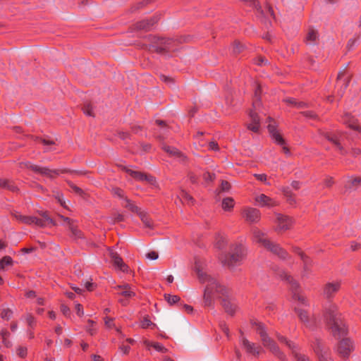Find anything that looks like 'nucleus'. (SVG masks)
Segmentation results:
<instances>
[{
  "label": "nucleus",
  "instance_id": "0e129e2a",
  "mask_svg": "<svg viewBox=\"0 0 361 361\" xmlns=\"http://www.w3.org/2000/svg\"><path fill=\"white\" fill-rule=\"evenodd\" d=\"M215 175L209 172L204 173V179L206 181H212L214 179Z\"/></svg>",
  "mask_w": 361,
  "mask_h": 361
},
{
  "label": "nucleus",
  "instance_id": "4d7b16f0",
  "mask_svg": "<svg viewBox=\"0 0 361 361\" xmlns=\"http://www.w3.org/2000/svg\"><path fill=\"white\" fill-rule=\"evenodd\" d=\"M231 188L230 183L226 180H222L220 185V190L223 192L228 191Z\"/></svg>",
  "mask_w": 361,
  "mask_h": 361
},
{
  "label": "nucleus",
  "instance_id": "13d9d810",
  "mask_svg": "<svg viewBox=\"0 0 361 361\" xmlns=\"http://www.w3.org/2000/svg\"><path fill=\"white\" fill-rule=\"evenodd\" d=\"M154 0H143L135 5V9H140L147 6L148 4L153 2Z\"/></svg>",
  "mask_w": 361,
  "mask_h": 361
},
{
  "label": "nucleus",
  "instance_id": "6e6552de",
  "mask_svg": "<svg viewBox=\"0 0 361 361\" xmlns=\"http://www.w3.org/2000/svg\"><path fill=\"white\" fill-rule=\"evenodd\" d=\"M278 275L282 280L286 281L288 283L290 284V288L293 293V298L295 300H298L300 302L302 305H306L305 298L300 295L298 293L299 284L298 283L293 279V277L288 274L283 270H280L278 273Z\"/></svg>",
  "mask_w": 361,
  "mask_h": 361
},
{
  "label": "nucleus",
  "instance_id": "0eeeda50",
  "mask_svg": "<svg viewBox=\"0 0 361 361\" xmlns=\"http://www.w3.org/2000/svg\"><path fill=\"white\" fill-rule=\"evenodd\" d=\"M322 135L336 147L341 155L348 154V152L344 147L345 134L343 133L324 132Z\"/></svg>",
  "mask_w": 361,
  "mask_h": 361
},
{
  "label": "nucleus",
  "instance_id": "b1692460",
  "mask_svg": "<svg viewBox=\"0 0 361 361\" xmlns=\"http://www.w3.org/2000/svg\"><path fill=\"white\" fill-rule=\"evenodd\" d=\"M252 325L256 326V331L260 336L262 344L269 341L271 338L268 336L266 328L262 323L255 321L252 322Z\"/></svg>",
  "mask_w": 361,
  "mask_h": 361
},
{
  "label": "nucleus",
  "instance_id": "3c124183",
  "mask_svg": "<svg viewBox=\"0 0 361 361\" xmlns=\"http://www.w3.org/2000/svg\"><path fill=\"white\" fill-rule=\"evenodd\" d=\"M301 114L307 118L312 120H317V115L312 111H304L301 112Z\"/></svg>",
  "mask_w": 361,
  "mask_h": 361
},
{
  "label": "nucleus",
  "instance_id": "bb28decb",
  "mask_svg": "<svg viewBox=\"0 0 361 361\" xmlns=\"http://www.w3.org/2000/svg\"><path fill=\"white\" fill-rule=\"evenodd\" d=\"M343 121L350 129L361 133V127L357 123V120L350 114H345L343 118Z\"/></svg>",
  "mask_w": 361,
  "mask_h": 361
},
{
  "label": "nucleus",
  "instance_id": "7c9ffc66",
  "mask_svg": "<svg viewBox=\"0 0 361 361\" xmlns=\"http://www.w3.org/2000/svg\"><path fill=\"white\" fill-rule=\"evenodd\" d=\"M0 188L6 189L11 192H16L18 190V187L13 181L5 178H0Z\"/></svg>",
  "mask_w": 361,
  "mask_h": 361
},
{
  "label": "nucleus",
  "instance_id": "774afa93",
  "mask_svg": "<svg viewBox=\"0 0 361 361\" xmlns=\"http://www.w3.org/2000/svg\"><path fill=\"white\" fill-rule=\"evenodd\" d=\"M351 185L353 186H356V187L358 185H361V178L357 177V178H353L351 180Z\"/></svg>",
  "mask_w": 361,
  "mask_h": 361
},
{
  "label": "nucleus",
  "instance_id": "f704fd0d",
  "mask_svg": "<svg viewBox=\"0 0 361 361\" xmlns=\"http://www.w3.org/2000/svg\"><path fill=\"white\" fill-rule=\"evenodd\" d=\"M318 39V33L314 29H310L307 37H306V43L307 44H314Z\"/></svg>",
  "mask_w": 361,
  "mask_h": 361
},
{
  "label": "nucleus",
  "instance_id": "2eb2a0df",
  "mask_svg": "<svg viewBox=\"0 0 361 361\" xmlns=\"http://www.w3.org/2000/svg\"><path fill=\"white\" fill-rule=\"evenodd\" d=\"M345 70L338 73L337 76V80L336 87L338 88L337 94L339 97H342L345 92V90L348 86L350 80L348 78H344Z\"/></svg>",
  "mask_w": 361,
  "mask_h": 361
},
{
  "label": "nucleus",
  "instance_id": "72a5a7b5",
  "mask_svg": "<svg viewBox=\"0 0 361 361\" xmlns=\"http://www.w3.org/2000/svg\"><path fill=\"white\" fill-rule=\"evenodd\" d=\"M138 215L145 227L149 228H153V226H154L153 222L147 213L141 211L138 214Z\"/></svg>",
  "mask_w": 361,
  "mask_h": 361
},
{
  "label": "nucleus",
  "instance_id": "e2e57ef3",
  "mask_svg": "<svg viewBox=\"0 0 361 361\" xmlns=\"http://www.w3.org/2000/svg\"><path fill=\"white\" fill-rule=\"evenodd\" d=\"M160 80L166 84L171 85L173 82V79L164 75H160Z\"/></svg>",
  "mask_w": 361,
  "mask_h": 361
},
{
  "label": "nucleus",
  "instance_id": "e433bc0d",
  "mask_svg": "<svg viewBox=\"0 0 361 361\" xmlns=\"http://www.w3.org/2000/svg\"><path fill=\"white\" fill-rule=\"evenodd\" d=\"M234 206V200L231 197L224 198L222 201V208L225 211H230Z\"/></svg>",
  "mask_w": 361,
  "mask_h": 361
},
{
  "label": "nucleus",
  "instance_id": "4c0bfd02",
  "mask_svg": "<svg viewBox=\"0 0 361 361\" xmlns=\"http://www.w3.org/2000/svg\"><path fill=\"white\" fill-rule=\"evenodd\" d=\"M126 172L134 179L139 180V181H143V178L145 173L133 171L131 169H126Z\"/></svg>",
  "mask_w": 361,
  "mask_h": 361
},
{
  "label": "nucleus",
  "instance_id": "4468645a",
  "mask_svg": "<svg viewBox=\"0 0 361 361\" xmlns=\"http://www.w3.org/2000/svg\"><path fill=\"white\" fill-rule=\"evenodd\" d=\"M159 20L157 16H153L149 19L142 20L137 22L134 26L137 30L149 31Z\"/></svg>",
  "mask_w": 361,
  "mask_h": 361
},
{
  "label": "nucleus",
  "instance_id": "4be33fe9",
  "mask_svg": "<svg viewBox=\"0 0 361 361\" xmlns=\"http://www.w3.org/2000/svg\"><path fill=\"white\" fill-rule=\"evenodd\" d=\"M295 311L297 313L299 319L305 325L310 328H314L316 326L314 319H310L307 312L298 307H295Z\"/></svg>",
  "mask_w": 361,
  "mask_h": 361
},
{
  "label": "nucleus",
  "instance_id": "49530a36",
  "mask_svg": "<svg viewBox=\"0 0 361 361\" xmlns=\"http://www.w3.org/2000/svg\"><path fill=\"white\" fill-rule=\"evenodd\" d=\"M82 111L85 114L89 116H94L93 108L90 103H85L82 107Z\"/></svg>",
  "mask_w": 361,
  "mask_h": 361
},
{
  "label": "nucleus",
  "instance_id": "de8ad7c7",
  "mask_svg": "<svg viewBox=\"0 0 361 361\" xmlns=\"http://www.w3.org/2000/svg\"><path fill=\"white\" fill-rule=\"evenodd\" d=\"M243 49V45L239 42H234L232 45V52L235 54L240 53Z\"/></svg>",
  "mask_w": 361,
  "mask_h": 361
},
{
  "label": "nucleus",
  "instance_id": "c85d7f7f",
  "mask_svg": "<svg viewBox=\"0 0 361 361\" xmlns=\"http://www.w3.org/2000/svg\"><path fill=\"white\" fill-rule=\"evenodd\" d=\"M268 130L272 139L274 140L276 144H278L280 146H282L286 144L284 139L282 137L281 134L276 130L274 126L269 125Z\"/></svg>",
  "mask_w": 361,
  "mask_h": 361
},
{
  "label": "nucleus",
  "instance_id": "864d4df0",
  "mask_svg": "<svg viewBox=\"0 0 361 361\" xmlns=\"http://www.w3.org/2000/svg\"><path fill=\"white\" fill-rule=\"evenodd\" d=\"M144 176L145 177L143 178V181H146V182L150 183L151 185L156 184V183H157L156 178L153 176L145 173Z\"/></svg>",
  "mask_w": 361,
  "mask_h": 361
},
{
  "label": "nucleus",
  "instance_id": "c756f323",
  "mask_svg": "<svg viewBox=\"0 0 361 361\" xmlns=\"http://www.w3.org/2000/svg\"><path fill=\"white\" fill-rule=\"evenodd\" d=\"M68 230L71 232V235H70L71 238H73L75 241L85 239L84 233H82V231L81 230H80L78 228V226H77V225H75V224H71L69 226Z\"/></svg>",
  "mask_w": 361,
  "mask_h": 361
},
{
  "label": "nucleus",
  "instance_id": "338daca9",
  "mask_svg": "<svg viewBox=\"0 0 361 361\" xmlns=\"http://www.w3.org/2000/svg\"><path fill=\"white\" fill-rule=\"evenodd\" d=\"M353 157H357L361 154V149L359 148H352L350 152Z\"/></svg>",
  "mask_w": 361,
  "mask_h": 361
},
{
  "label": "nucleus",
  "instance_id": "052dcab7",
  "mask_svg": "<svg viewBox=\"0 0 361 361\" xmlns=\"http://www.w3.org/2000/svg\"><path fill=\"white\" fill-rule=\"evenodd\" d=\"M219 326L221 331L227 336H229V329L224 322L220 323Z\"/></svg>",
  "mask_w": 361,
  "mask_h": 361
},
{
  "label": "nucleus",
  "instance_id": "cd10ccee",
  "mask_svg": "<svg viewBox=\"0 0 361 361\" xmlns=\"http://www.w3.org/2000/svg\"><path fill=\"white\" fill-rule=\"evenodd\" d=\"M50 225H55L53 219L47 212H42V218H37V226L39 227H46Z\"/></svg>",
  "mask_w": 361,
  "mask_h": 361
},
{
  "label": "nucleus",
  "instance_id": "9b49d317",
  "mask_svg": "<svg viewBox=\"0 0 361 361\" xmlns=\"http://www.w3.org/2000/svg\"><path fill=\"white\" fill-rule=\"evenodd\" d=\"M353 350V342L349 338H343L338 342L336 350L341 357L346 359Z\"/></svg>",
  "mask_w": 361,
  "mask_h": 361
},
{
  "label": "nucleus",
  "instance_id": "ea45409f",
  "mask_svg": "<svg viewBox=\"0 0 361 361\" xmlns=\"http://www.w3.org/2000/svg\"><path fill=\"white\" fill-rule=\"evenodd\" d=\"M147 345L149 347H152L158 352H161L165 353L168 351L167 348H166L161 343L158 342L154 343H148Z\"/></svg>",
  "mask_w": 361,
  "mask_h": 361
},
{
  "label": "nucleus",
  "instance_id": "603ef678",
  "mask_svg": "<svg viewBox=\"0 0 361 361\" xmlns=\"http://www.w3.org/2000/svg\"><path fill=\"white\" fill-rule=\"evenodd\" d=\"M293 353L296 361H311L309 357H307L305 355L300 354L299 353H296L294 351L293 352Z\"/></svg>",
  "mask_w": 361,
  "mask_h": 361
},
{
  "label": "nucleus",
  "instance_id": "37998d69",
  "mask_svg": "<svg viewBox=\"0 0 361 361\" xmlns=\"http://www.w3.org/2000/svg\"><path fill=\"white\" fill-rule=\"evenodd\" d=\"M1 317L5 320H9L13 316V311L9 308L3 309L1 314Z\"/></svg>",
  "mask_w": 361,
  "mask_h": 361
},
{
  "label": "nucleus",
  "instance_id": "680f3d73",
  "mask_svg": "<svg viewBox=\"0 0 361 361\" xmlns=\"http://www.w3.org/2000/svg\"><path fill=\"white\" fill-rule=\"evenodd\" d=\"M146 256L148 259L151 260H155L159 257L158 253L155 251H151L148 252Z\"/></svg>",
  "mask_w": 361,
  "mask_h": 361
},
{
  "label": "nucleus",
  "instance_id": "f3484780",
  "mask_svg": "<svg viewBox=\"0 0 361 361\" xmlns=\"http://www.w3.org/2000/svg\"><path fill=\"white\" fill-rule=\"evenodd\" d=\"M161 149L170 157L178 159L179 161L184 162L186 160V157L175 147L164 144L162 145Z\"/></svg>",
  "mask_w": 361,
  "mask_h": 361
},
{
  "label": "nucleus",
  "instance_id": "2f4dec72",
  "mask_svg": "<svg viewBox=\"0 0 361 361\" xmlns=\"http://www.w3.org/2000/svg\"><path fill=\"white\" fill-rule=\"evenodd\" d=\"M293 251L300 257L304 263V269L305 270H307L308 269L309 264H310V258L301 250L300 247H294Z\"/></svg>",
  "mask_w": 361,
  "mask_h": 361
},
{
  "label": "nucleus",
  "instance_id": "bf43d9fd",
  "mask_svg": "<svg viewBox=\"0 0 361 361\" xmlns=\"http://www.w3.org/2000/svg\"><path fill=\"white\" fill-rule=\"evenodd\" d=\"M87 323V331H88L91 335H93L95 333V330L93 329L94 322L91 319H88Z\"/></svg>",
  "mask_w": 361,
  "mask_h": 361
},
{
  "label": "nucleus",
  "instance_id": "6e6d98bb",
  "mask_svg": "<svg viewBox=\"0 0 361 361\" xmlns=\"http://www.w3.org/2000/svg\"><path fill=\"white\" fill-rule=\"evenodd\" d=\"M156 123L161 128L164 134L168 130V127L165 121L161 120H156Z\"/></svg>",
  "mask_w": 361,
  "mask_h": 361
},
{
  "label": "nucleus",
  "instance_id": "a878e982",
  "mask_svg": "<svg viewBox=\"0 0 361 361\" xmlns=\"http://www.w3.org/2000/svg\"><path fill=\"white\" fill-rule=\"evenodd\" d=\"M256 202L261 207H272L276 205V201L267 196L264 194H261L255 198Z\"/></svg>",
  "mask_w": 361,
  "mask_h": 361
},
{
  "label": "nucleus",
  "instance_id": "9d476101",
  "mask_svg": "<svg viewBox=\"0 0 361 361\" xmlns=\"http://www.w3.org/2000/svg\"><path fill=\"white\" fill-rule=\"evenodd\" d=\"M276 216L275 224L276 226L275 231L276 232L289 230L294 224V219L290 216L282 214H276Z\"/></svg>",
  "mask_w": 361,
  "mask_h": 361
},
{
  "label": "nucleus",
  "instance_id": "79ce46f5",
  "mask_svg": "<svg viewBox=\"0 0 361 361\" xmlns=\"http://www.w3.org/2000/svg\"><path fill=\"white\" fill-rule=\"evenodd\" d=\"M164 298L170 305L177 303L180 300L179 296L170 294H164Z\"/></svg>",
  "mask_w": 361,
  "mask_h": 361
},
{
  "label": "nucleus",
  "instance_id": "a18cd8bd",
  "mask_svg": "<svg viewBox=\"0 0 361 361\" xmlns=\"http://www.w3.org/2000/svg\"><path fill=\"white\" fill-rule=\"evenodd\" d=\"M16 354L21 358H25L27 354V349L25 346L19 345L16 348Z\"/></svg>",
  "mask_w": 361,
  "mask_h": 361
},
{
  "label": "nucleus",
  "instance_id": "39448f33",
  "mask_svg": "<svg viewBox=\"0 0 361 361\" xmlns=\"http://www.w3.org/2000/svg\"><path fill=\"white\" fill-rule=\"evenodd\" d=\"M245 255V250L244 247L242 245H236L231 253L225 255L222 262L224 265L233 268L241 263Z\"/></svg>",
  "mask_w": 361,
  "mask_h": 361
},
{
  "label": "nucleus",
  "instance_id": "5fc2aeb1",
  "mask_svg": "<svg viewBox=\"0 0 361 361\" xmlns=\"http://www.w3.org/2000/svg\"><path fill=\"white\" fill-rule=\"evenodd\" d=\"M151 325H153V323L148 317H144L141 321V326L143 329H147Z\"/></svg>",
  "mask_w": 361,
  "mask_h": 361
},
{
  "label": "nucleus",
  "instance_id": "aec40b11",
  "mask_svg": "<svg viewBox=\"0 0 361 361\" xmlns=\"http://www.w3.org/2000/svg\"><path fill=\"white\" fill-rule=\"evenodd\" d=\"M252 232L253 240L264 247L269 240L267 238V234L257 228H252Z\"/></svg>",
  "mask_w": 361,
  "mask_h": 361
},
{
  "label": "nucleus",
  "instance_id": "09e8293b",
  "mask_svg": "<svg viewBox=\"0 0 361 361\" xmlns=\"http://www.w3.org/2000/svg\"><path fill=\"white\" fill-rule=\"evenodd\" d=\"M67 183H68V186L72 189V190H73L75 193H76V194H78V195H82L83 194V190H82L80 188H79V187H78L77 185H75L73 183H72L71 181L68 180V181H67Z\"/></svg>",
  "mask_w": 361,
  "mask_h": 361
},
{
  "label": "nucleus",
  "instance_id": "423d86ee",
  "mask_svg": "<svg viewBox=\"0 0 361 361\" xmlns=\"http://www.w3.org/2000/svg\"><path fill=\"white\" fill-rule=\"evenodd\" d=\"M25 166L27 169H31L35 173H39L42 176H45L49 177V178H54L57 176H59L61 173H78L77 171H71L68 169H50L47 167H41L39 166L32 164L30 162H27L25 164Z\"/></svg>",
  "mask_w": 361,
  "mask_h": 361
},
{
  "label": "nucleus",
  "instance_id": "f257e3e1",
  "mask_svg": "<svg viewBox=\"0 0 361 361\" xmlns=\"http://www.w3.org/2000/svg\"><path fill=\"white\" fill-rule=\"evenodd\" d=\"M197 274L202 283H207L203 296L204 305L212 307L214 304V298L216 295H219V297L222 298L221 305L225 312L233 316L237 310V305L233 300L229 298L226 288L214 277L200 270H197Z\"/></svg>",
  "mask_w": 361,
  "mask_h": 361
},
{
  "label": "nucleus",
  "instance_id": "f8f14e48",
  "mask_svg": "<svg viewBox=\"0 0 361 361\" xmlns=\"http://www.w3.org/2000/svg\"><path fill=\"white\" fill-rule=\"evenodd\" d=\"M240 343L247 353L258 356L261 352L263 351L261 346L257 345L255 343L249 341L245 336H243V332L241 330H240Z\"/></svg>",
  "mask_w": 361,
  "mask_h": 361
},
{
  "label": "nucleus",
  "instance_id": "473e14b6",
  "mask_svg": "<svg viewBox=\"0 0 361 361\" xmlns=\"http://www.w3.org/2000/svg\"><path fill=\"white\" fill-rule=\"evenodd\" d=\"M178 197L181 200V201L189 205H192L195 202L194 198L183 190L179 192Z\"/></svg>",
  "mask_w": 361,
  "mask_h": 361
},
{
  "label": "nucleus",
  "instance_id": "c03bdc74",
  "mask_svg": "<svg viewBox=\"0 0 361 361\" xmlns=\"http://www.w3.org/2000/svg\"><path fill=\"white\" fill-rule=\"evenodd\" d=\"M276 337L278 338V340L281 342V343H286V345L290 348V349H293L295 345H294V343L293 342H291L290 341H288L287 339V338H286L285 336H281L280 334H277L276 335Z\"/></svg>",
  "mask_w": 361,
  "mask_h": 361
},
{
  "label": "nucleus",
  "instance_id": "f03ea898",
  "mask_svg": "<svg viewBox=\"0 0 361 361\" xmlns=\"http://www.w3.org/2000/svg\"><path fill=\"white\" fill-rule=\"evenodd\" d=\"M324 318L334 337L340 338L348 334V326L336 305L331 304L325 308Z\"/></svg>",
  "mask_w": 361,
  "mask_h": 361
},
{
  "label": "nucleus",
  "instance_id": "ddd939ff",
  "mask_svg": "<svg viewBox=\"0 0 361 361\" xmlns=\"http://www.w3.org/2000/svg\"><path fill=\"white\" fill-rule=\"evenodd\" d=\"M265 249L270 251L273 254L277 255L279 258L285 259L287 258L288 254L283 249L279 244L275 243L270 240L264 247Z\"/></svg>",
  "mask_w": 361,
  "mask_h": 361
},
{
  "label": "nucleus",
  "instance_id": "a19ab883",
  "mask_svg": "<svg viewBox=\"0 0 361 361\" xmlns=\"http://www.w3.org/2000/svg\"><path fill=\"white\" fill-rule=\"evenodd\" d=\"M12 264V258L10 256H5L0 259V270L4 269L6 266H11Z\"/></svg>",
  "mask_w": 361,
  "mask_h": 361
},
{
  "label": "nucleus",
  "instance_id": "69168bd1",
  "mask_svg": "<svg viewBox=\"0 0 361 361\" xmlns=\"http://www.w3.org/2000/svg\"><path fill=\"white\" fill-rule=\"evenodd\" d=\"M61 311L65 316H68L71 312L70 308L65 305H61Z\"/></svg>",
  "mask_w": 361,
  "mask_h": 361
},
{
  "label": "nucleus",
  "instance_id": "a211bd4d",
  "mask_svg": "<svg viewBox=\"0 0 361 361\" xmlns=\"http://www.w3.org/2000/svg\"><path fill=\"white\" fill-rule=\"evenodd\" d=\"M243 217L250 223H256L260 219V212L255 208H247L243 211Z\"/></svg>",
  "mask_w": 361,
  "mask_h": 361
},
{
  "label": "nucleus",
  "instance_id": "8fccbe9b",
  "mask_svg": "<svg viewBox=\"0 0 361 361\" xmlns=\"http://www.w3.org/2000/svg\"><path fill=\"white\" fill-rule=\"evenodd\" d=\"M216 246L219 249H221L224 247V245L226 244V239L223 235H221V234H218L216 237Z\"/></svg>",
  "mask_w": 361,
  "mask_h": 361
},
{
  "label": "nucleus",
  "instance_id": "393cba45",
  "mask_svg": "<svg viewBox=\"0 0 361 361\" xmlns=\"http://www.w3.org/2000/svg\"><path fill=\"white\" fill-rule=\"evenodd\" d=\"M114 288L121 290L118 292V294L125 297L126 299L131 298L135 295V293L131 290L130 285L128 283L116 286Z\"/></svg>",
  "mask_w": 361,
  "mask_h": 361
},
{
  "label": "nucleus",
  "instance_id": "7ed1b4c3",
  "mask_svg": "<svg viewBox=\"0 0 361 361\" xmlns=\"http://www.w3.org/2000/svg\"><path fill=\"white\" fill-rule=\"evenodd\" d=\"M149 44L148 50L159 54H164L168 52L177 50L178 42L171 38L159 37L157 36H149Z\"/></svg>",
  "mask_w": 361,
  "mask_h": 361
},
{
  "label": "nucleus",
  "instance_id": "5701e85b",
  "mask_svg": "<svg viewBox=\"0 0 361 361\" xmlns=\"http://www.w3.org/2000/svg\"><path fill=\"white\" fill-rule=\"evenodd\" d=\"M12 215L14 218L20 221V223H23L27 225H36L37 222V217L32 216H24L20 214L18 212H14L12 213Z\"/></svg>",
  "mask_w": 361,
  "mask_h": 361
},
{
  "label": "nucleus",
  "instance_id": "c9c22d12",
  "mask_svg": "<svg viewBox=\"0 0 361 361\" xmlns=\"http://www.w3.org/2000/svg\"><path fill=\"white\" fill-rule=\"evenodd\" d=\"M125 201L126 204L124 205V207L129 209L130 211H131L132 212H135L138 214L141 212L140 209L127 197L125 198Z\"/></svg>",
  "mask_w": 361,
  "mask_h": 361
},
{
  "label": "nucleus",
  "instance_id": "dca6fc26",
  "mask_svg": "<svg viewBox=\"0 0 361 361\" xmlns=\"http://www.w3.org/2000/svg\"><path fill=\"white\" fill-rule=\"evenodd\" d=\"M263 345L264 347L269 348V350L280 360H287L286 355L280 350L279 347L273 339L270 338L269 341H267V343L265 342Z\"/></svg>",
  "mask_w": 361,
  "mask_h": 361
},
{
  "label": "nucleus",
  "instance_id": "1a4fd4ad",
  "mask_svg": "<svg viewBox=\"0 0 361 361\" xmlns=\"http://www.w3.org/2000/svg\"><path fill=\"white\" fill-rule=\"evenodd\" d=\"M312 348L319 361H334L329 355V348L321 340L317 338L312 343Z\"/></svg>",
  "mask_w": 361,
  "mask_h": 361
},
{
  "label": "nucleus",
  "instance_id": "58836bf2",
  "mask_svg": "<svg viewBox=\"0 0 361 361\" xmlns=\"http://www.w3.org/2000/svg\"><path fill=\"white\" fill-rule=\"evenodd\" d=\"M26 323L29 328L34 329L36 326V319L31 313H27L25 315Z\"/></svg>",
  "mask_w": 361,
  "mask_h": 361
},
{
  "label": "nucleus",
  "instance_id": "20e7f679",
  "mask_svg": "<svg viewBox=\"0 0 361 361\" xmlns=\"http://www.w3.org/2000/svg\"><path fill=\"white\" fill-rule=\"evenodd\" d=\"M261 92L260 87L258 86L255 92V100L252 103L253 110L250 111L249 116L251 120V123L247 125V128L254 133L259 131L260 127V119L257 113L260 106V98L259 94Z\"/></svg>",
  "mask_w": 361,
  "mask_h": 361
},
{
  "label": "nucleus",
  "instance_id": "412c9836",
  "mask_svg": "<svg viewBox=\"0 0 361 361\" xmlns=\"http://www.w3.org/2000/svg\"><path fill=\"white\" fill-rule=\"evenodd\" d=\"M110 256L114 266L123 272L128 271V267L116 252L111 251Z\"/></svg>",
  "mask_w": 361,
  "mask_h": 361
},
{
  "label": "nucleus",
  "instance_id": "6ab92c4d",
  "mask_svg": "<svg viewBox=\"0 0 361 361\" xmlns=\"http://www.w3.org/2000/svg\"><path fill=\"white\" fill-rule=\"evenodd\" d=\"M341 287L340 282H330L327 283L324 287V295L330 299L339 290Z\"/></svg>",
  "mask_w": 361,
  "mask_h": 361
}]
</instances>
